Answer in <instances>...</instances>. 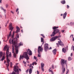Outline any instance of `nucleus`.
<instances>
[{
    "label": "nucleus",
    "mask_w": 74,
    "mask_h": 74,
    "mask_svg": "<svg viewBox=\"0 0 74 74\" xmlns=\"http://www.w3.org/2000/svg\"><path fill=\"white\" fill-rule=\"evenodd\" d=\"M9 42L10 45L12 44L14 45L15 47L16 53H13V57L16 58V54H18V47H19V46L17 45V40H15L14 39L12 40L10 39L9 40Z\"/></svg>",
    "instance_id": "obj_1"
},
{
    "label": "nucleus",
    "mask_w": 74,
    "mask_h": 74,
    "mask_svg": "<svg viewBox=\"0 0 74 74\" xmlns=\"http://www.w3.org/2000/svg\"><path fill=\"white\" fill-rule=\"evenodd\" d=\"M6 60H7V63H8V64H6V65L7 67H8L9 66H10V60H9L8 59V57L10 56L11 57V53L10 52H9V49H8L6 50Z\"/></svg>",
    "instance_id": "obj_2"
},
{
    "label": "nucleus",
    "mask_w": 74,
    "mask_h": 74,
    "mask_svg": "<svg viewBox=\"0 0 74 74\" xmlns=\"http://www.w3.org/2000/svg\"><path fill=\"white\" fill-rule=\"evenodd\" d=\"M9 27H10L9 29L10 30H11V31L10 32L9 34V36H8V40L10 37H12V38L10 39H10L11 40H13V39H14L15 40H16V39L14 38H13L14 36V34H15V32H13V34L12 36L11 35V32H12V29H13V28H14V27H13L12 26V23H11L10 25H9Z\"/></svg>",
    "instance_id": "obj_3"
},
{
    "label": "nucleus",
    "mask_w": 74,
    "mask_h": 74,
    "mask_svg": "<svg viewBox=\"0 0 74 74\" xmlns=\"http://www.w3.org/2000/svg\"><path fill=\"white\" fill-rule=\"evenodd\" d=\"M59 28V27H54L53 29H54L53 32L52 33V34L51 35V37H53V36H55L56 34H57L58 33L59 34H60L61 33L59 32V30L58 29H56Z\"/></svg>",
    "instance_id": "obj_4"
},
{
    "label": "nucleus",
    "mask_w": 74,
    "mask_h": 74,
    "mask_svg": "<svg viewBox=\"0 0 74 74\" xmlns=\"http://www.w3.org/2000/svg\"><path fill=\"white\" fill-rule=\"evenodd\" d=\"M67 61H64V60H63L62 59H61V63L62 65V74H64V73L65 72V68H64V64H65L66 63Z\"/></svg>",
    "instance_id": "obj_5"
},
{
    "label": "nucleus",
    "mask_w": 74,
    "mask_h": 74,
    "mask_svg": "<svg viewBox=\"0 0 74 74\" xmlns=\"http://www.w3.org/2000/svg\"><path fill=\"white\" fill-rule=\"evenodd\" d=\"M23 58H25V59H26L27 60L29 59V56L27 55V52H24L23 56L21 55H20L19 58V60H21V59H23Z\"/></svg>",
    "instance_id": "obj_6"
},
{
    "label": "nucleus",
    "mask_w": 74,
    "mask_h": 74,
    "mask_svg": "<svg viewBox=\"0 0 74 74\" xmlns=\"http://www.w3.org/2000/svg\"><path fill=\"white\" fill-rule=\"evenodd\" d=\"M44 48L45 51L46 52H47V51L48 49H52V47H50L49 48V47H48V44L47 43H46L45 44Z\"/></svg>",
    "instance_id": "obj_7"
},
{
    "label": "nucleus",
    "mask_w": 74,
    "mask_h": 74,
    "mask_svg": "<svg viewBox=\"0 0 74 74\" xmlns=\"http://www.w3.org/2000/svg\"><path fill=\"white\" fill-rule=\"evenodd\" d=\"M42 50H43V49L41 47V46H39L38 48V56L39 58L41 57V55H40V52L41 51L42 52Z\"/></svg>",
    "instance_id": "obj_8"
},
{
    "label": "nucleus",
    "mask_w": 74,
    "mask_h": 74,
    "mask_svg": "<svg viewBox=\"0 0 74 74\" xmlns=\"http://www.w3.org/2000/svg\"><path fill=\"white\" fill-rule=\"evenodd\" d=\"M58 43H57L56 44L57 47H59V45H61V46H64V44H63V42H62V41H61V40H60V41H58Z\"/></svg>",
    "instance_id": "obj_9"
},
{
    "label": "nucleus",
    "mask_w": 74,
    "mask_h": 74,
    "mask_svg": "<svg viewBox=\"0 0 74 74\" xmlns=\"http://www.w3.org/2000/svg\"><path fill=\"white\" fill-rule=\"evenodd\" d=\"M58 38V36H54L52 37L50 39V41H54Z\"/></svg>",
    "instance_id": "obj_10"
},
{
    "label": "nucleus",
    "mask_w": 74,
    "mask_h": 74,
    "mask_svg": "<svg viewBox=\"0 0 74 74\" xmlns=\"http://www.w3.org/2000/svg\"><path fill=\"white\" fill-rule=\"evenodd\" d=\"M27 54L28 53L29 54V56L32 55V51H31V50H30L29 49H28V51H27Z\"/></svg>",
    "instance_id": "obj_11"
},
{
    "label": "nucleus",
    "mask_w": 74,
    "mask_h": 74,
    "mask_svg": "<svg viewBox=\"0 0 74 74\" xmlns=\"http://www.w3.org/2000/svg\"><path fill=\"white\" fill-rule=\"evenodd\" d=\"M44 64L42 63H41V70L43 71H44Z\"/></svg>",
    "instance_id": "obj_12"
},
{
    "label": "nucleus",
    "mask_w": 74,
    "mask_h": 74,
    "mask_svg": "<svg viewBox=\"0 0 74 74\" xmlns=\"http://www.w3.org/2000/svg\"><path fill=\"white\" fill-rule=\"evenodd\" d=\"M16 29L17 30L16 31V32H15L16 33H18L19 32V30H20V29L19 28V27H18V26H16Z\"/></svg>",
    "instance_id": "obj_13"
},
{
    "label": "nucleus",
    "mask_w": 74,
    "mask_h": 74,
    "mask_svg": "<svg viewBox=\"0 0 74 74\" xmlns=\"http://www.w3.org/2000/svg\"><path fill=\"white\" fill-rule=\"evenodd\" d=\"M67 16V13L65 12L64 13V14L63 15V18L64 19H65L66 18V16Z\"/></svg>",
    "instance_id": "obj_14"
},
{
    "label": "nucleus",
    "mask_w": 74,
    "mask_h": 74,
    "mask_svg": "<svg viewBox=\"0 0 74 74\" xmlns=\"http://www.w3.org/2000/svg\"><path fill=\"white\" fill-rule=\"evenodd\" d=\"M56 49H55L53 51V52L54 55H56Z\"/></svg>",
    "instance_id": "obj_15"
},
{
    "label": "nucleus",
    "mask_w": 74,
    "mask_h": 74,
    "mask_svg": "<svg viewBox=\"0 0 74 74\" xmlns=\"http://www.w3.org/2000/svg\"><path fill=\"white\" fill-rule=\"evenodd\" d=\"M33 69L32 68H30L29 70V74H32V70Z\"/></svg>",
    "instance_id": "obj_16"
},
{
    "label": "nucleus",
    "mask_w": 74,
    "mask_h": 74,
    "mask_svg": "<svg viewBox=\"0 0 74 74\" xmlns=\"http://www.w3.org/2000/svg\"><path fill=\"white\" fill-rule=\"evenodd\" d=\"M62 51L63 52H64V53H66V49H64V48H63L62 49Z\"/></svg>",
    "instance_id": "obj_17"
},
{
    "label": "nucleus",
    "mask_w": 74,
    "mask_h": 74,
    "mask_svg": "<svg viewBox=\"0 0 74 74\" xmlns=\"http://www.w3.org/2000/svg\"><path fill=\"white\" fill-rule=\"evenodd\" d=\"M61 3L63 4H66V1H65V0H64L63 1H61Z\"/></svg>",
    "instance_id": "obj_18"
},
{
    "label": "nucleus",
    "mask_w": 74,
    "mask_h": 74,
    "mask_svg": "<svg viewBox=\"0 0 74 74\" xmlns=\"http://www.w3.org/2000/svg\"><path fill=\"white\" fill-rule=\"evenodd\" d=\"M12 53H14V46L13 45L12 47Z\"/></svg>",
    "instance_id": "obj_19"
},
{
    "label": "nucleus",
    "mask_w": 74,
    "mask_h": 74,
    "mask_svg": "<svg viewBox=\"0 0 74 74\" xmlns=\"http://www.w3.org/2000/svg\"><path fill=\"white\" fill-rule=\"evenodd\" d=\"M2 55H3V52H0V59L1 58V57L2 56Z\"/></svg>",
    "instance_id": "obj_20"
},
{
    "label": "nucleus",
    "mask_w": 74,
    "mask_h": 74,
    "mask_svg": "<svg viewBox=\"0 0 74 74\" xmlns=\"http://www.w3.org/2000/svg\"><path fill=\"white\" fill-rule=\"evenodd\" d=\"M4 59H5V57H4V56H3L1 59V60L2 61H3V60H4Z\"/></svg>",
    "instance_id": "obj_21"
},
{
    "label": "nucleus",
    "mask_w": 74,
    "mask_h": 74,
    "mask_svg": "<svg viewBox=\"0 0 74 74\" xmlns=\"http://www.w3.org/2000/svg\"><path fill=\"white\" fill-rule=\"evenodd\" d=\"M72 60V59L70 57H69L68 58V60Z\"/></svg>",
    "instance_id": "obj_22"
},
{
    "label": "nucleus",
    "mask_w": 74,
    "mask_h": 74,
    "mask_svg": "<svg viewBox=\"0 0 74 74\" xmlns=\"http://www.w3.org/2000/svg\"><path fill=\"white\" fill-rule=\"evenodd\" d=\"M41 42H42L44 41V39H43V38H41Z\"/></svg>",
    "instance_id": "obj_23"
},
{
    "label": "nucleus",
    "mask_w": 74,
    "mask_h": 74,
    "mask_svg": "<svg viewBox=\"0 0 74 74\" xmlns=\"http://www.w3.org/2000/svg\"><path fill=\"white\" fill-rule=\"evenodd\" d=\"M22 45H23V44L21 42L19 45V46H22Z\"/></svg>",
    "instance_id": "obj_24"
},
{
    "label": "nucleus",
    "mask_w": 74,
    "mask_h": 74,
    "mask_svg": "<svg viewBox=\"0 0 74 74\" xmlns=\"http://www.w3.org/2000/svg\"><path fill=\"white\" fill-rule=\"evenodd\" d=\"M29 67L30 68L31 67H32V68H33V66H32V64H30V65H29Z\"/></svg>",
    "instance_id": "obj_25"
},
{
    "label": "nucleus",
    "mask_w": 74,
    "mask_h": 74,
    "mask_svg": "<svg viewBox=\"0 0 74 74\" xmlns=\"http://www.w3.org/2000/svg\"><path fill=\"white\" fill-rule=\"evenodd\" d=\"M5 7H6V8H8V4H6Z\"/></svg>",
    "instance_id": "obj_26"
},
{
    "label": "nucleus",
    "mask_w": 74,
    "mask_h": 74,
    "mask_svg": "<svg viewBox=\"0 0 74 74\" xmlns=\"http://www.w3.org/2000/svg\"><path fill=\"white\" fill-rule=\"evenodd\" d=\"M51 68H52V69H54V65H52Z\"/></svg>",
    "instance_id": "obj_27"
},
{
    "label": "nucleus",
    "mask_w": 74,
    "mask_h": 74,
    "mask_svg": "<svg viewBox=\"0 0 74 74\" xmlns=\"http://www.w3.org/2000/svg\"><path fill=\"white\" fill-rule=\"evenodd\" d=\"M71 37H72V38H73V35L71 34V36H70V38H71Z\"/></svg>",
    "instance_id": "obj_28"
},
{
    "label": "nucleus",
    "mask_w": 74,
    "mask_h": 74,
    "mask_svg": "<svg viewBox=\"0 0 74 74\" xmlns=\"http://www.w3.org/2000/svg\"><path fill=\"white\" fill-rule=\"evenodd\" d=\"M40 35L41 36H42L43 37V38H45V36H44V35H43V34H41Z\"/></svg>",
    "instance_id": "obj_29"
},
{
    "label": "nucleus",
    "mask_w": 74,
    "mask_h": 74,
    "mask_svg": "<svg viewBox=\"0 0 74 74\" xmlns=\"http://www.w3.org/2000/svg\"><path fill=\"white\" fill-rule=\"evenodd\" d=\"M4 11V12H7V11L5 9H3V10Z\"/></svg>",
    "instance_id": "obj_30"
},
{
    "label": "nucleus",
    "mask_w": 74,
    "mask_h": 74,
    "mask_svg": "<svg viewBox=\"0 0 74 74\" xmlns=\"http://www.w3.org/2000/svg\"><path fill=\"white\" fill-rule=\"evenodd\" d=\"M16 36L17 38H19V34H17L16 35Z\"/></svg>",
    "instance_id": "obj_31"
},
{
    "label": "nucleus",
    "mask_w": 74,
    "mask_h": 74,
    "mask_svg": "<svg viewBox=\"0 0 74 74\" xmlns=\"http://www.w3.org/2000/svg\"><path fill=\"white\" fill-rule=\"evenodd\" d=\"M1 10H3L4 9V8H3L1 7Z\"/></svg>",
    "instance_id": "obj_32"
},
{
    "label": "nucleus",
    "mask_w": 74,
    "mask_h": 74,
    "mask_svg": "<svg viewBox=\"0 0 74 74\" xmlns=\"http://www.w3.org/2000/svg\"><path fill=\"white\" fill-rule=\"evenodd\" d=\"M69 7H70L69 6V5H67V8L68 9L69 8Z\"/></svg>",
    "instance_id": "obj_33"
},
{
    "label": "nucleus",
    "mask_w": 74,
    "mask_h": 74,
    "mask_svg": "<svg viewBox=\"0 0 74 74\" xmlns=\"http://www.w3.org/2000/svg\"><path fill=\"white\" fill-rule=\"evenodd\" d=\"M28 71H29V69H28L27 71H26V73H28Z\"/></svg>",
    "instance_id": "obj_34"
},
{
    "label": "nucleus",
    "mask_w": 74,
    "mask_h": 74,
    "mask_svg": "<svg viewBox=\"0 0 74 74\" xmlns=\"http://www.w3.org/2000/svg\"><path fill=\"white\" fill-rule=\"evenodd\" d=\"M34 58L35 59H37V57H36L35 56H34Z\"/></svg>",
    "instance_id": "obj_35"
},
{
    "label": "nucleus",
    "mask_w": 74,
    "mask_h": 74,
    "mask_svg": "<svg viewBox=\"0 0 74 74\" xmlns=\"http://www.w3.org/2000/svg\"><path fill=\"white\" fill-rule=\"evenodd\" d=\"M37 74H39V73H40V72H39V71H37Z\"/></svg>",
    "instance_id": "obj_36"
},
{
    "label": "nucleus",
    "mask_w": 74,
    "mask_h": 74,
    "mask_svg": "<svg viewBox=\"0 0 74 74\" xmlns=\"http://www.w3.org/2000/svg\"><path fill=\"white\" fill-rule=\"evenodd\" d=\"M34 63H35V62H33L32 64V65H33V66H34Z\"/></svg>",
    "instance_id": "obj_37"
},
{
    "label": "nucleus",
    "mask_w": 74,
    "mask_h": 74,
    "mask_svg": "<svg viewBox=\"0 0 74 74\" xmlns=\"http://www.w3.org/2000/svg\"><path fill=\"white\" fill-rule=\"evenodd\" d=\"M19 10V9H18V8L16 10V12H17Z\"/></svg>",
    "instance_id": "obj_38"
},
{
    "label": "nucleus",
    "mask_w": 74,
    "mask_h": 74,
    "mask_svg": "<svg viewBox=\"0 0 74 74\" xmlns=\"http://www.w3.org/2000/svg\"><path fill=\"white\" fill-rule=\"evenodd\" d=\"M7 47H6V46H5V47H4V49H7Z\"/></svg>",
    "instance_id": "obj_39"
},
{
    "label": "nucleus",
    "mask_w": 74,
    "mask_h": 74,
    "mask_svg": "<svg viewBox=\"0 0 74 74\" xmlns=\"http://www.w3.org/2000/svg\"><path fill=\"white\" fill-rule=\"evenodd\" d=\"M58 37H61V35H59L58 36H57Z\"/></svg>",
    "instance_id": "obj_40"
},
{
    "label": "nucleus",
    "mask_w": 74,
    "mask_h": 74,
    "mask_svg": "<svg viewBox=\"0 0 74 74\" xmlns=\"http://www.w3.org/2000/svg\"><path fill=\"white\" fill-rule=\"evenodd\" d=\"M64 30H62L61 31V32H62V33H64Z\"/></svg>",
    "instance_id": "obj_41"
},
{
    "label": "nucleus",
    "mask_w": 74,
    "mask_h": 74,
    "mask_svg": "<svg viewBox=\"0 0 74 74\" xmlns=\"http://www.w3.org/2000/svg\"><path fill=\"white\" fill-rule=\"evenodd\" d=\"M35 62L34 64H35V65H36V64H37V63H36V62Z\"/></svg>",
    "instance_id": "obj_42"
},
{
    "label": "nucleus",
    "mask_w": 74,
    "mask_h": 74,
    "mask_svg": "<svg viewBox=\"0 0 74 74\" xmlns=\"http://www.w3.org/2000/svg\"><path fill=\"white\" fill-rule=\"evenodd\" d=\"M73 56V53H71V56Z\"/></svg>",
    "instance_id": "obj_43"
},
{
    "label": "nucleus",
    "mask_w": 74,
    "mask_h": 74,
    "mask_svg": "<svg viewBox=\"0 0 74 74\" xmlns=\"http://www.w3.org/2000/svg\"><path fill=\"white\" fill-rule=\"evenodd\" d=\"M23 63H24V64H26V62H25V61H23Z\"/></svg>",
    "instance_id": "obj_44"
},
{
    "label": "nucleus",
    "mask_w": 74,
    "mask_h": 74,
    "mask_svg": "<svg viewBox=\"0 0 74 74\" xmlns=\"http://www.w3.org/2000/svg\"><path fill=\"white\" fill-rule=\"evenodd\" d=\"M1 1H2V0H0V3H1Z\"/></svg>",
    "instance_id": "obj_45"
},
{
    "label": "nucleus",
    "mask_w": 74,
    "mask_h": 74,
    "mask_svg": "<svg viewBox=\"0 0 74 74\" xmlns=\"http://www.w3.org/2000/svg\"><path fill=\"white\" fill-rule=\"evenodd\" d=\"M10 65H12V62H10Z\"/></svg>",
    "instance_id": "obj_46"
},
{
    "label": "nucleus",
    "mask_w": 74,
    "mask_h": 74,
    "mask_svg": "<svg viewBox=\"0 0 74 74\" xmlns=\"http://www.w3.org/2000/svg\"><path fill=\"white\" fill-rule=\"evenodd\" d=\"M49 70V72H53L52 71V70Z\"/></svg>",
    "instance_id": "obj_47"
},
{
    "label": "nucleus",
    "mask_w": 74,
    "mask_h": 74,
    "mask_svg": "<svg viewBox=\"0 0 74 74\" xmlns=\"http://www.w3.org/2000/svg\"><path fill=\"white\" fill-rule=\"evenodd\" d=\"M28 60H27V62L28 63H29V61H28Z\"/></svg>",
    "instance_id": "obj_48"
},
{
    "label": "nucleus",
    "mask_w": 74,
    "mask_h": 74,
    "mask_svg": "<svg viewBox=\"0 0 74 74\" xmlns=\"http://www.w3.org/2000/svg\"><path fill=\"white\" fill-rule=\"evenodd\" d=\"M10 66L11 67H12V65H10Z\"/></svg>",
    "instance_id": "obj_49"
},
{
    "label": "nucleus",
    "mask_w": 74,
    "mask_h": 74,
    "mask_svg": "<svg viewBox=\"0 0 74 74\" xmlns=\"http://www.w3.org/2000/svg\"><path fill=\"white\" fill-rule=\"evenodd\" d=\"M19 71H21V69H19Z\"/></svg>",
    "instance_id": "obj_50"
},
{
    "label": "nucleus",
    "mask_w": 74,
    "mask_h": 74,
    "mask_svg": "<svg viewBox=\"0 0 74 74\" xmlns=\"http://www.w3.org/2000/svg\"><path fill=\"white\" fill-rule=\"evenodd\" d=\"M8 67H7V69H8V71H9V69H8Z\"/></svg>",
    "instance_id": "obj_51"
},
{
    "label": "nucleus",
    "mask_w": 74,
    "mask_h": 74,
    "mask_svg": "<svg viewBox=\"0 0 74 74\" xmlns=\"http://www.w3.org/2000/svg\"><path fill=\"white\" fill-rule=\"evenodd\" d=\"M1 25H0V30H1Z\"/></svg>",
    "instance_id": "obj_52"
},
{
    "label": "nucleus",
    "mask_w": 74,
    "mask_h": 74,
    "mask_svg": "<svg viewBox=\"0 0 74 74\" xmlns=\"http://www.w3.org/2000/svg\"><path fill=\"white\" fill-rule=\"evenodd\" d=\"M11 12L12 13V14H14V12H12V11H11Z\"/></svg>",
    "instance_id": "obj_53"
},
{
    "label": "nucleus",
    "mask_w": 74,
    "mask_h": 74,
    "mask_svg": "<svg viewBox=\"0 0 74 74\" xmlns=\"http://www.w3.org/2000/svg\"><path fill=\"white\" fill-rule=\"evenodd\" d=\"M8 22H9V21H7V23H6V24H8Z\"/></svg>",
    "instance_id": "obj_54"
},
{
    "label": "nucleus",
    "mask_w": 74,
    "mask_h": 74,
    "mask_svg": "<svg viewBox=\"0 0 74 74\" xmlns=\"http://www.w3.org/2000/svg\"><path fill=\"white\" fill-rule=\"evenodd\" d=\"M73 41H74V38H73Z\"/></svg>",
    "instance_id": "obj_55"
},
{
    "label": "nucleus",
    "mask_w": 74,
    "mask_h": 74,
    "mask_svg": "<svg viewBox=\"0 0 74 74\" xmlns=\"http://www.w3.org/2000/svg\"><path fill=\"white\" fill-rule=\"evenodd\" d=\"M49 70H51V68H50Z\"/></svg>",
    "instance_id": "obj_56"
},
{
    "label": "nucleus",
    "mask_w": 74,
    "mask_h": 74,
    "mask_svg": "<svg viewBox=\"0 0 74 74\" xmlns=\"http://www.w3.org/2000/svg\"><path fill=\"white\" fill-rule=\"evenodd\" d=\"M20 27H21V28H22V26H20Z\"/></svg>",
    "instance_id": "obj_57"
},
{
    "label": "nucleus",
    "mask_w": 74,
    "mask_h": 74,
    "mask_svg": "<svg viewBox=\"0 0 74 74\" xmlns=\"http://www.w3.org/2000/svg\"><path fill=\"white\" fill-rule=\"evenodd\" d=\"M61 16H63V14H61Z\"/></svg>",
    "instance_id": "obj_58"
},
{
    "label": "nucleus",
    "mask_w": 74,
    "mask_h": 74,
    "mask_svg": "<svg viewBox=\"0 0 74 74\" xmlns=\"http://www.w3.org/2000/svg\"><path fill=\"white\" fill-rule=\"evenodd\" d=\"M21 32L22 33H23V30H21Z\"/></svg>",
    "instance_id": "obj_59"
},
{
    "label": "nucleus",
    "mask_w": 74,
    "mask_h": 74,
    "mask_svg": "<svg viewBox=\"0 0 74 74\" xmlns=\"http://www.w3.org/2000/svg\"><path fill=\"white\" fill-rule=\"evenodd\" d=\"M17 14H19V11L18 12V13H17Z\"/></svg>",
    "instance_id": "obj_60"
},
{
    "label": "nucleus",
    "mask_w": 74,
    "mask_h": 74,
    "mask_svg": "<svg viewBox=\"0 0 74 74\" xmlns=\"http://www.w3.org/2000/svg\"><path fill=\"white\" fill-rule=\"evenodd\" d=\"M51 74H53V72H52Z\"/></svg>",
    "instance_id": "obj_61"
},
{
    "label": "nucleus",
    "mask_w": 74,
    "mask_h": 74,
    "mask_svg": "<svg viewBox=\"0 0 74 74\" xmlns=\"http://www.w3.org/2000/svg\"><path fill=\"white\" fill-rule=\"evenodd\" d=\"M23 19V18H21V19Z\"/></svg>",
    "instance_id": "obj_62"
},
{
    "label": "nucleus",
    "mask_w": 74,
    "mask_h": 74,
    "mask_svg": "<svg viewBox=\"0 0 74 74\" xmlns=\"http://www.w3.org/2000/svg\"><path fill=\"white\" fill-rule=\"evenodd\" d=\"M1 44V41H0V45Z\"/></svg>",
    "instance_id": "obj_63"
},
{
    "label": "nucleus",
    "mask_w": 74,
    "mask_h": 74,
    "mask_svg": "<svg viewBox=\"0 0 74 74\" xmlns=\"http://www.w3.org/2000/svg\"><path fill=\"white\" fill-rule=\"evenodd\" d=\"M44 42L42 44V45H43V44H44Z\"/></svg>",
    "instance_id": "obj_64"
}]
</instances>
